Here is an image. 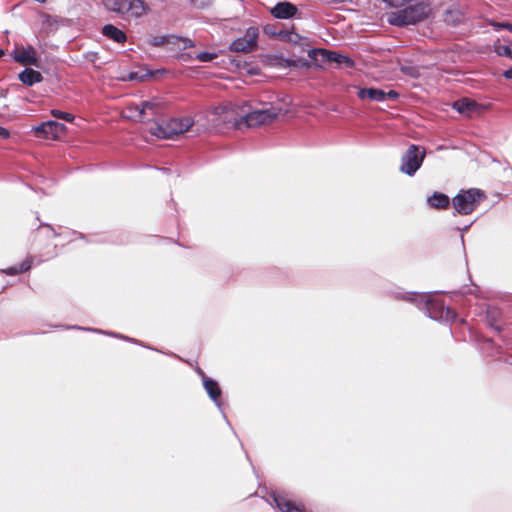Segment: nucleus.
Listing matches in <instances>:
<instances>
[{
  "mask_svg": "<svg viewBox=\"0 0 512 512\" xmlns=\"http://www.w3.org/2000/svg\"><path fill=\"white\" fill-rule=\"evenodd\" d=\"M414 5L394 12L389 17V23L395 26H406L416 24L427 18L430 8L429 4L424 1H414Z\"/></svg>",
  "mask_w": 512,
  "mask_h": 512,
  "instance_id": "nucleus-1",
  "label": "nucleus"
},
{
  "mask_svg": "<svg viewBox=\"0 0 512 512\" xmlns=\"http://www.w3.org/2000/svg\"><path fill=\"white\" fill-rule=\"evenodd\" d=\"M193 124L194 121L191 117L172 118L164 124L156 123L150 128V132L158 138L172 139L187 132Z\"/></svg>",
  "mask_w": 512,
  "mask_h": 512,
  "instance_id": "nucleus-2",
  "label": "nucleus"
},
{
  "mask_svg": "<svg viewBox=\"0 0 512 512\" xmlns=\"http://www.w3.org/2000/svg\"><path fill=\"white\" fill-rule=\"evenodd\" d=\"M105 7L125 18H139L146 12L143 0H104Z\"/></svg>",
  "mask_w": 512,
  "mask_h": 512,
  "instance_id": "nucleus-3",
  "label": "nucleus"
},
{
  "mask_svg": "<svg viewBox=\"0 0 512 512\" xmlns=\"http://www.w3.org/2000/svg\"><path fill=\"white\" fill-rule=\"evenodd\" d=\"M425 158V150L420 151V147L417 145H410L405 154L401 159L400 171L409 176L415 174V172L421 167Z\"/></svg>",
  "mask_w": 512,
  "mask_h": 512,
  "instance_id": "nucleus-4",
  "label": "nucleus"
},
{
  "mask_svg": "<svg viewBox=\"0 0 512 512\" xmlns=\"http://www.w3.org/2000/svg\"><path fill=\"white\" fill-rule=\"evenodd\" d=\"M278 113L275 109L254 110L241 117L235 123L240 128L243 124L247 127H258L260 125L269 124L276 119Z\"/></svg>",
  "mask_w": 512,
  "mask_h": 512,
  "instance_id": "nucleus-5",
  "label": "nucleus"
},
{
  "mask_svg": "<svg viewBox=\"0 0 512 512\" xmlns=\"http://www.w3.org/2000/svg\"><path fill=\"white\" fill-rule=\"evenodd\" d=\"M426 309L429 316L435 320L454 322L457 318L455 310L438 298L427 300Z\"/></svg>",
  "mask_w": 512,
  "mask_h": 512,
  "instance_id": "nucleus-6",
  "label": "nucleus"
},
{
  "mask_svg": "<svg viewBox=\"0 0 512 512\" xmlns=\"http://www.w3.org/2000/svg\"><path fill=\"white\" fill-rule=\"evenodd\" d=\"M480 197L479 189H470L459 193L452 199V204L459 214L467 215L476 208V199Z\"/></svg>",
  "mask_w": 512,
  "mask_h": 512,
  "instance_id": "nucleus-7",
  "label": "nucleus"
},
{
  "mask_svg": "<svg viewBox=\"0 0 512 512\" xmlns=\"http://www.w3.org/2000/svg\"><path fill=\"white\" fill-rule=\"evenodd\" d=\"M259 29L255 26L249 27L243 37L235 39L229 46L233 52L249 53L257 48Z\"/></svg>",
  "mask_w": 512,
  "mask_h": 512,
  "instance_id": "nucleus-8",
  "label": "nucleus"
},
{
  "mask_svg": "<svg viewBox=\"0 0 512 512\" xmlns=\"http://www.w3.org/2000/svg\"><path fill=\"white\" fill-rule=\"evenodd\" d=\"M35 137L45 140H57L65 134L66 126L56 121H46L33 128Z\"/></svg>",
  "mask_w": 512,
  "mask_h": 512,
  "instance_id": "nucleus-9",
  "label": "nucleus"
},
{
  "mask_svg": "<svg viewBox=\"0 0 512 512\" xmlns=\"http://www.w3.org/2000/svg\"><path fill=\"white\" fill-rule=\"evenodd\" d=\"M357 96L361 100H369L376 102H383L387 99L396 100L399 97V93L395 90H390L385 92L382 89L378 88H359L357 92Z\"/></svg>",
  "mask_w": 512,
  "mask_h": 512,
  "instance_id": "nucleus-10",
  "label": "nucleus"
},
{
  "mask_svg": "<svg viewBox=\"0 0 512 512\" xmlns=\"http://www.w3.org/2000/svg\"><path fill=\"white\" fill-rule=\"evenodd\" d=\"M317 55H320L323 61L326 62H334L338 65H344L347 68H353L355 65L354 60L349 58L348 56L342 55L340 53L329 51L326 49H313L309 56L316 57Z\"/></svg>",
  "mask_w": 512,
  "mask_h": 512,
  "instance_id": "nucleus-11",
  "label": "nucleus"
},
{
  "mask_svg": "<svg viewBox=\"0 0 512 512\" xmlns=\"http://www.w3.org/2000/svg\"><path fill=\"white\" fill-rule=\"evenodd\" d=\"M273 501L280 512H307L302 502H296L285 495L273 494Z\"/></svg>",
  "mask_w": 512,
  "mask_h": 512,
  "instance_id": "nucleus-12",
  "label": "nucleus"
},
{
  "mask_svg": "<svg viewBox=\"0 0 512 512\" xmlns=\"http://www.w3.org/2000/svg\"><path fill=\"white\" fill-rule=\"evenodd\" d=\"M271 15L277 19H290L298 14L296 5L288 1L278 2L271 10Z\"/></svg>",
  "mask_w": 512,
  "mask_h": 512,
  "instance_id": "nucleus-13",
  "label": "nucleus"
},
{
  "mask_svg": "<svg viewBox=\"0 0 512 512\" xmlns=\"http://www.w3.org/2000/svg\"><path fill=\"white\" fill-rule=\"evenodd\" d=\"M14 59L22 65H37L38 62L36 51L33 47L17 49Z\"/></svg>",
  "mask_w": 512,
  "mask_h": 512,
  "instance_id": "nucleus-14",
  "label": "nucleus"
},
{
  "mask_svg": "<svg viewBox=\"0 0 512 512\" xmlns=\"http://www.w3.org/2000/svg\"><path fill=\"white\" fill-rule=\"evenodd\" d=\"M102 34L105 37L113 40L116 43H120V44H123L127 40L126 34L121 29L117 28L116 26H114L112 24L104 25L102 28Z\"/></svg>",
  "mask_w": 512,
  "mask_h": 512,
  "instance_id": "nucleus-15",
  "label": "nucleus"
},
{
  "mask_svg": "<svg viewBox=\"0 0 512 512\" xmlns=\"http://www.w3.org/2000/svg\"><path fill=\"white\" fill-rule=\"evenodd\" d=\"M19 80L27 86H32L35 83L41 82L43 80V76L39 71L26 68L19 74Z\"/></svg>",
  "mask_w": 512,
  "mask_h": 512,
  "instance_id": "nucleus-16",
  "label": "nucleus"
},
{
  "mask_svg": "<svg viewBox=\"0 0 512 512\" xmlns=\"http://www.w3.org/2000/svg\"><path fill=\"white\" fill-rule=\"evenodd\" d=\"M453 107L460 113L466 116H471L473 112L478 110V105L475 101L467 98L456 101Z\"/></svg>",
  "mask_w": 512,
  "mask_h": 512,
  "instance_id": "nucleus-17",
  "label": "nucleus"
},
{
  "mask_svg": "<svg viewBox=\"0 0 512 512\" xmlns=\"http://www.w3.org/2000/svg\"><path fill=\"white\" fill-rule=\"evenodd\" d=\"M427 202L430 207L435 209H447L450 205L449 197L440 192H434L430 197H428Z\"/></svg>",
  "mask_w": 512,
  "mask_h": 512,
  "instance_id": "nucleus-18",
  "label": "nucleus"
},
{
  "mask_svg": "<svg viewBox=\"0 0 512 512\" xmlns=\"http://www.w3.org/2000/svg\"><path fill=\"white\" fill-rule=\"evenodd\" d=\"M203 386L213 401L218 402L220 400L222 392L215 380L203 375Z\"/></svg>",
  "mask_w": 512,
  "mask_h": 512,
  "instance_id": "nucleus-19",
  "label": "nucleus"
},
{
  "mask_svg": "<svg viewBox=\"0 0 512 512\" xmlns=\"http://www.w3.org/2000/svg\"><path fill=\"white\" fill-rule=\"evenodd\" d=\"M161 110V104L156 99L144 101L141 103V113L144 117H148V121L153 119Z\"/></svg>",
  "mask_w": 512,
  "mask_h": 512,
  "instance_id": "nucleus-20",
  "label": "nucleus"
},
{
  "mask_svg": "<svg viewBox=\"0 0 512 512\" xmlns=\"http://www.w3.org/2000/svg\"><path fill=\"white\" fill-rule=\"evenodd\" d=\"M33 258L31 256L26 257L18 266H12L3 269V273L9 276L18 275L24 273L32 267Z\"/></svg>",
  "mask_w": 512,
  "mask_h": 512,
  "instance_id": "nucleus-21",
  "label": "nucleus"
},
{
  "mask_svg": "<svg viewBox=\"0 0 512 512\" xmlns=\"http://www.w3.org/2000/svg\"><path fill=\"white\" fill-rule=\"evenodd\" d=\"M179 41H183V39L175 35H162L152 37L149 40V44L155 47H162L168 44H177Z\"/></svg>",
  "mask_w": 512,
  "mask_h": 512,
  "instance_id": "nucleus-22",
  "label": "nucleus"
},
{
  "mask_svg": "<svg viewBox=\"0 0 512 512\" xmlns=\"http://www.w3.org/2000/svg\"><path fill=\"white\" fill-rule=\"evenodd\" d=\"M277 38L280 41L288 42L292 44H298L302 37L294 31V26L292 25L291 30L280 29L277 33Z\"/></svg>",
  "mask_w": 512,
  "mask_h": 512,
  "instance_id": "nucleus-23",
  "label": "nucleus"
},
{
  "mask_svg": "<svg viewBox=\"0 0 512 512\" xmlns=\"http://www.w3.org/2000/svg\"><path fill=\"white\" fill-rule=\"evenodd\" d=\"M127 115L126 117L131 118L138 122H146L148 121V117H144L141 111V105L138 104H130L126 108Z\"/></svg>",
  "mask_w": 512,
  "mask_h": 512,
  "instance_id": "nucleus-24",
  "label": "nucleus"
},
{
  "mask_svg": "<svg viewBox=\"0 0 512 512\" xmlns=\"http://www.w3.org/2000/svg\"><path fill=\"white\" fill-rule=\"evenodd\" d=\"M462 20V13L458 9H448L444 13V22L455 26Z\"/></svg>",
  "mask_w": 512,
  "mask_h": 512,
  "instance_id": "nucleus-25",
  "label": "nucleus"
},
{
  "mask_svg": "<svg viewBox=\"0 0 512 512\" xmlns=\"http://www.w3.org/2000/svg\"><path fill=\"white\" fill-rule=\"evenodd\" d=\"M494 50L499 56H505L512 59V47L509 45L494 44Z\"/></svg>",
  "mask_w": 512,
  "mask_h": 512,
  "instance_id": "nucleus-26",
  "label": "nucleus"
},
{
  "mask_svg": "<svg viewBox=\"0 0 512 512\" xmlns=\"http://www.w3.org/2000/svg\"><path fill=\"white\" fill-rule=\"evenodd\" d=\"M50 114L57 119H62L67 122H72L75 118V116L73 114L68 113V112H63V111L57 110V109H52Z\"/></svg>",
  "mask_w": 512,
  "mask_h": 512,
  "instance_id": "nucleus-27",
  "label": "nucleus"
},
{
  "mask_svg": "<svg viewBox=\"0 0 512 512\" xmlns=\"http://www.w3.org/2000/svg\"><path fill=\"white\" fill-rule=\"evenodd\" d=\"M152 76L151 72L146 73H139V72H131L126 78H123L124 80L128 81H144L147 78H150Z\"/></svg>",
  "mask_w": 512,
  "mask_h": 512,
  "instance_id": "nucleus-28",
  "label": "nucleus"
},
{
  "mask_svg": "<svg viewBox=\"0 0 512 512\" xmlns=\"http://www.w3.org/2000/svg\"><path fill=\"white\" fill-rule=\"evenodd\" d=\"M488 23L489 25L494 27V30L498 31L500 29H506L510 32H512V24L511 23H497L493 21L483 20L482 19V29L485 27V24Z\"/></svg>",
  "mask_w": 512,
  "mask_h": 512,
  "instance_id": "nucleus-29",
  "label": "nucleus"
},
{
  "mask_svg": "<svg viewBox=\"0 0 512 512\" xmlns=\"http://www.w3.org/2000/svg\"><path fill=\"white\" fill-rule=\"evenodd\" d=\"M285 62V67H291V66H294V67H310V64L304 60V59H297V60H292V59H286L284 60Z\"/></svg>",
  "mask_w": 512,
  "mask_h": 512,
  "instance_id": "nucleus-30",
  "label": "nucleus"
},
{
  "mask_svg": "<svg viewBox=\"0 0 512 512\" xmlns=\"http://www.w3.org/2000/svg\"><path fill=\"white\" fill-rule=\"evenodd\" d=\"M213 115L215 116H221V115H224V117L219 120V122H222V123H226L229 121L228 119V110H227V107L226 106H218V107H215L212 111Z\"/></svg>",
  "mask_w": 512,
  "mask_h": 512,
  "instance_id": "nucleus-31",
  "label": "nucleus"
},
{
  "mask_svg": "<svg viewBox=\"0 0 512 512\" xmlns=\"http://www.w3.org/2000/svg\"><path fill=\"white\" fill-rule=\"evenodd\" d=\"M216 58V54L209 52H200L196 55V59L200 62H210Z\"/></svg>",
  "mask_w": 512,
  "mask_h": 512,
  "instance_id": "nucleus-32",
  "label": "nucleus"
},
{
  "mask_svg": "<svg viewBox=\"0 0 512 512\" xmlns=\"http://www.w3.org/2000/svg\"><path fill=\"white\" fill-rule=\"evenodd\" d=\"M263 31L266 35L270 37H277V33L279 32V30H277L276 26L273 24L265 25Z\"/></svg>",
  "mask_w": 512,
  "mask_h": 512,
  "instance_id": "nucleus-33",
  "label": "nucleus"
},
{
  "mask_svg": "<svg viewBox=\"0 0 512 512\" xmlns=\"http://www.w3.org/2000/svg\"><path fill=\"white\" fill-rule=\"evenodd\" d=\"M9 136L10 132L6 128L0 126V137L3 139H7L9 138Z\"/></svg>",
  "mask_w": 512,
  "mask_h": 512,
  "instance_id": "nucleus-34",
  "label": "nucleus"
},
{
  "mask_svg": "<svg viewBox=\"0 0 512 512\" xmlns=\"http://www.w3.org/2000/svg\"><path fill=\"white\" fill-rule=\"evenodd\" d=\"M503 76L506 78V79H511L512 80V67H510L509 69L505 70L503 72Z\"/></svg>",
  "mask_w": 512,
  "mask_h": 512,
  "instance_id": "nucleus-35",
  "label": "nucleus"
},
{
  "mask_svg": "<svg viewBox=\"0 0 512 512\" xmlns=\"http://www.w3.org/2000/svg\"><path fill=\"white\" fill-rule=\"evenodd\" d=\"M42 227H45V228H48L49 230H51L53 237H58L60 235L50 225H40L39 226V228H42Z\"/></svg>",
  "mask_w": 512,
  "mask_h": 512,
  "instance_id": "nucleus-36",
  "label": "nucleus"
},
{
  "mask_svg": "<svg viewBox=\"0 0 512 512\" xmlns=\"http://www.w3.org/2000/svg\"><path fill=\"white\" fill-rule=\"evenodd\" d=\"M504 172H505L507 175H505L503 178H504V179H509V178L511 177L512 169H509V170H508V169L504 168Z\"/></svg>",
  "mask_w": 512,
  "mask_h": 512,
  "instance_id": "nucleus-37",
  "label": "nucleus"
},
{
  "mask_svg": "<svg viewBox=\"0 0 512 512\" xmlns=\"http://www.w3.org/2000/svg\"><path fill=\"white\" fill-rule=\"evenodd\" d=\"M4 55L3 49L0 48V58Z\"/></svg>",
  "mask_w": 512,
  "mask_h": 512,
  "instance_id": "nucleus-38",
  "label": "nucleus"
}]
</instances>
